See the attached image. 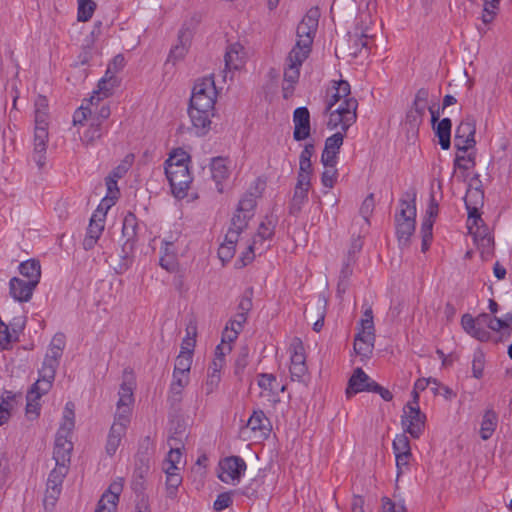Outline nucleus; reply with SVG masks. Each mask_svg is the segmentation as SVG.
<instances>
[{
	"label": "nucleus",
	"instance_id": "obj_12",
	"mask_svg": "<svg viewBox=\"0 0 512 512\" xmlns=\"http://www.w3.org/2000/svg\"><path fill=\"white\" fill-rule=\"evenodd\" d=\"M68 469V466L56 465V467L50 472L44 497L45 509H48V506L54 507L61 493L62 483L68 473Z\"/></svg>",
	"mask_w": 512,
	"mask_h": 512
},
{
	"label": "nucleus",
	"instance_id": "obj_57",
	"mask_svg": "<svg viewBox=\"0 0 512 512\" xmlns=\"http://www.w3.org/2000/svg\"><path fill=\"white\" fill-rule=\"evenodd\" d=\"M360 330L359 332L368 333L372 332L375 333L374 329V321H373V311L370 306H368L363 313V316L360 321Z\"/></svg>",
	"mask_w": 512,
	"mask_h": 512
},
{
	"label": "nucleus",
	"instance_id": "obj_18",
	"mask_svg": "<svg viewBox=\"0 0 512 512\" xmlns=\"http://www.w3.org/2000/svg\"><path fill=\"white\" fill-rule=\"evenodd\" d=\"M138 220L134 213L128 212L122 224V236L125 238L123 243V251L130 253L133 251L136 242L138 241Z\"/></svg>",
	"mask_w": 512,
	"mask_h": 512
},
{
	"label": "nucleus",
	"instance_id": "obj_20",
	"mask_svg": "<svg viewBox=\"0 0 512 512\" xmlns=\"http://www.w3.org/2000/svg\"><path fill=\"white\" fill-rule=\"evenodd\" d=\"M118 394L119 400L117 402L115 417H125L130 419L131 405L134 402L133 383L131 381H124L120 386Z\"/></svg>",
	"mask_w": 512,
	"mask_h": 512
},
{
	"label": "nucleus",
	"instance_id": "obj_64",
	"mask_svg": "<svg viewBox=\"0 0 512 512\" xmlns=\"http://www.w3.org/2000/svg\"><path fill=\"white\" fill-rule=\"evenodd\" d=\"M381 512H407V509L403 503H394L389 498H384Z\"/></svg>",
	"mask_w": 512,
	"mask_h": 512
},
{
	"label": "nucleus",
	"instance_id": "obj_42",
	"mask_svg": "<svg viewBox=\"0 0 512 512\" xmlns=\"http://www.w3.org/2000/svg\"><path fill=\"white\" fill-rule=\"evenodd\" d=\"M103 135V129L100 122L91 121L89 128L82 136V142L85 145H93L96 140Z\"/></svg>",
	"mask_w": 512,
	"mask_h": 512
},
{
	"label": "nucleus",
	"instance_id": "obj_56",
	"mask_svg": "<svg viewBox=\"0 0 512 512\" xmlns=\"http://www.w3.org/2000/svg\"><path fill=\"white\" fill-rule=\"evenodd\" d=\"M182 483V477L179 473L177 474H170L169 476H166V491L167 496L169 498H175L177 494V489Z\"/></svg>",
	"mask_w": 512,
	"mask_h": 512
},
{
	"label": "nucleus",
	"instance_id": "obj_33",
	"mask_svg": "<svg viewBox=\"0 0 512 512\" xmlns=\"http://www.w3.org/2000/svg\"><path fill=\"white\" fill-rule=\"evenodd\" d=\"M189 383V374L182 372H173V380L170 385V400L172 402H179L183 389Z\"/></svg>",
	"mask_w": 512,
	"mask_h": 512
},
{
	"label": "nucleus",
	"instance_id": "obj_54",
	"mask_svg": "<svg viewBox=\"0 0 512 512\" xmlns=\"http://www.w3.org/2000/svg\"><path fill=\"white\" fill-rule=\"evenodd\" d=\"M430 385H437V379L432 377L418 379L414 384L411 402L419 403V392L425 390Z\"/></svg>",
	"mask_w": 512,
	"mask_h": 512
},
{
	"label": "nucleus",
	"instance_id": "obj_16",
	"mask_svg": "<svg viewBox=\"0 0 512 512\" xmlns=\"http://www.w3.org/2000/svg\"><path fill=\"white\" fill-rule=\"evenodd\" d=\"M130 423L129 418L125 417H115L114 422L110 428L107 442L105 446L106 453L109 456H113L118 447L120 446V443L122 441V438L126 434L127 426Z\"/></svg>",
	"mask_w": 512,
	"mask_h": 512
},
{
	"label": "nucleus",
	"instance_id": "obj_39",
	"mask_svg": "<svg viewBox=\"0 0 512 512\" xmlns=\"http://www.w3.org/2000/svg\"><path fill=\"white\" fill-rule=\"evenodd\" d=\"M117 86V83L109 82V80H99L98 89L93 92V95L89 99V102L92 106H94V101L96 104L104 99L112 95L114 88Z\"/></svg>",
	"mask_w": 512,
	"mask_h": 512
},
{
	"label": "nucleus",
	"instance_id": "obj_13",
	"mask_svg": "<svg viewBox=\"0 0 512 512\" xmlns=\"http://www.w3.org/2000/svg\"><path fill=\"white\" fill-rule=\"evenodd\" d=\"M475 133V121L471 116H467L460 122L455 131L454 142L457 150L465 153L472 148L476 143Z\"/></svg>",
	"mask_w": 512,
	"mask_h": 512
},
{
	"label": "nucleus",
	"instance_id": "obj_46",
	"mask_svg": "<svg viewBox=\"0 0 512 512\" xmlns=\"http://www.w3.org/2000/svg\"><path fill=\"white\" fill-rule=\"evenodd\" d=\"M15 396L11 392L7 393L6 397H0V426L6 423L11 416L12 402Z\"/></svg>",
	"mask_w": 512,
	"mask_h": 512
},
{
	"label": "nucleus",
	"instance_id": "obj_26",
	"mask_svg": "<svg viewBox=\"0 0 512 512\" xmlns=\"http://www.w3.org/2000/svg\"><path fill=\"white\" fill-rule=\"evenodd\" d=\"M241 46L239 44L231 45L227 48L224 61H225V69H224V80L227 77L228 72H232L238 70L242 67L244 61L241 56Z\"/></svg>",
	"mask_w": 512,
	"mask_h": 512
},
{
	"label": "nucleus",
	"instance_id": "obj_40",
	"mask_svg": "<svg viewBox=\"0 0 512 512\" xmlns=\"http://www.w3.org/2000/svg\"><path fill=\"white\" fill-rule=\"evenodd\" d=\"M461 325L469 335H471L472 337L476 338L479 341L485 342L490 339L491 335L489 330L483 328V326H478L476 324L469 323V325H467L465 323V316H462Z\"/></svg>",
	"mask_w": 512,
	"mask_h": 512
},
{
	"label": "nucleus",
	"instance_id": "obj_14",
	"mask_svg": "<svg viewBox=\"0 0 512 512\" xmlns=\"http://www.w3.org/2000/svg\"><path fill=\"white\" fill-rule=\"evenodd\" d=\"M308 57L309 55L304 54L303 52H297L296 50H291L289 52L284 69V83H287L288 85L283 87L284 91L293 89L294 84L298 82L300 69Z\"/></svg>",
	"mask_w": 512,
	"mask_h": 512
},
{
	"label": "nucleus",
	"instance_id": "obj_41",
	"mask_svg": "<svg viewBox=\"0 0 512 512\" xmlns=\"http://www.w3.org/2000/svg\"><path fill=\"white\" fill-rule=\"evenodd\" d=\"M251 218L252 217H248V215L236 210V213L231 219L228 231L234 232L237 235V238H239L240 234L247 228L248 222Z\"/></svg>",
	"mask_w": 512,
	"mask_h": 512
},
{
	"label": "nucleus",
	"instance_id": "obj_49",
	"mask_svg": "<svg viewBox=\"0 0 512 512\" xmlns=\"http://www.w3.org/2000/svg\"><path fill=\"white\" fill-rule=\"evenodd\" d=\"M345 133L346 132H344L340 129V131H338L335 134H333L332 136L328 137L325 141L324 149L328 150L332 153L338 154L340 147L343 144V139H344Z\"/></svg>",
	"mask_w": 512,
	"mask_h": 512
},
{
	"label": "nucleus",
	"instance_id": "obj_3",
	"mask_svg": "<svg viewBox=\"0 0 512 512\" xmlns=\"http://www.w3.org/2000/svg\"><path fill=\"white\" fill-rule=\"evenodd\" d=\"M58 366V363H53L44 359L42 367L39 370L38 380L27 392L26 414L28 416H39L41 408L39 400L52 388Z\"/></svg>",
	"mask_w": 512,
	"mask_h": 512
},
{
	"label": "nucleus",
	"instance_id": "obj_21",
	"mask_svg": "<svg viewBox=\"0 0 512 512\" xmlns=\"http://www.w3.org/2000/svg\"><path fill=\"white\" fill-rule=\"evenodd\" d=\"M374 382L375 381L371 380L362 368L355 369L348 381V386L345 391L347 398H351L355 394L363 391L370 392V383Z\"/></svg>",
	"mask_w": 512,
	"mask_h": 512
},
{
	"label": "nucleus",
	"instance_id": "obj_59",
	"mask_svg": "<svg viewBox=\"0 0 512 512\" xmlns=\"http://www.w3.org/2000/svg\"><path fill=\"white\" fill-rule=\"evenodd\" d=\"M168 444L170 445V451L167 455L165 462L179 464L181 461V450L180 447L177 446V439L174 437L169 438Z\"/></svg>",
	"mask_w": 512,
	"mask_h": 512
},
{
	"label": "nucleus",
	"instance_id": "obj_34",
	"mask_svg": "<svg viewBox=\"0 0 512 512\" xmlns=\"http://www.w3.org/2000/svg\"><path fill=\"white\" fill-rule=\"evenodd\" d=\"M335 92L327 102L326 110L334 108L341 100L354 99L350 96V84L347 81L340 80L334 87Z\"/></svg>",
	"mask_w": 512,
	"mask_h": 512
},
{
	"label": "nucleus",
	"instance_id": "obj_44",
	"mask_svg": "<svg viewBox=\"0 0 512 512\" xmlns=\"http://www.w3.org/2000/svg\"><path fill=\"white\" fill-rule=\"evenodd\" d=\"M427 104V102L414 100L411 109L407 113V119L415 124L421 123L425 112L428 109Z\"/></svg>",
	"mask_w": 512,
	"mask_h": 512
},
{
	"label": "nucleus",
	"instance_id": "obj_51",
	"mask_svg": "<svg viewBox=\"0 0 512 512\" xmlns=\"http://www.w3.org/2000/svg\"><path fill=\"white\" fill-rule=\"evenodd\" d=\"M105 181L108 193L106 198L102 200L101 204L103 206L104 203H107V205L110 204L111 206L112 204H114L115 199H117L119 195V189L117 186V181L113 177L107 176Z\"/></svg>",
	"mask_w": 512,
	"mask_h": 512
},
{
	"label": "nucleus",
	"instance_id": "obj_30",
	"mask_svg": "<svg viewBox=\"0 0 512 512\" xmlns=\"http://www.w3.org/2000/svg\"><path fill=\"white\" fill-rule=\"evenodd\" d=\"M498 425V415L493 409H487L482 417L480 426V437L488 440L492 437Z\"/></svg>",
	"mask_w": 512,
	"mask_h": 512
},
{
	"label": "nucleus",
	"instance_id": "obj_35",
	"mask_svg": "<svg viewBox=\"0 0 512 512\" xmlns=\"http://www.w3.org/2000/svg\"><path fill=\"white\" fill-rule=\"evenodd\" d=\"M451 128L452 121L449 118H443L436 127H434L435 133L439 138V144L443 150H447L451 145Z\"/></svg>",
	"mask_w": 512,
	"mask_h": 512
},
{
	"label": "nucleus",
	"instance_id": "obj_53",
	"mask_svg": "<svg viewBox=\"0 0 512 512\" xmlns=\"http://www.w3.org/2000/svg\"><path fill=\"white\" fill-rule=\"evenodd\" d=\"M432 229H433V220L425 219L421 225V234H422V251L425 252L428 250L431 240H432Z\"/></svg>",
	"mask_w": 512,
	"mask_h": 512
},
{
	"label": "nucleus",
	"instance_id": "obj_36",
	"mask_svg": "<svg viewBox=\"0 0 512 512\" xmlns=\"http://www.w3.org/2000/svg\"><path fill=\"white\" fill-rule=\"evenodd\" d=\"M276 221L269 216L260 223L258 231L253 239L257 240V244L262 245L265 240H270L275 232Z\"/></svg>",
	"mask_w": 512,
	"mask_h": 512
},
{
	"label": "nucleus",
	"instance_id": "obj_52",
	"mask_svg": "<svg viewBox=\"0 0 512 512\" xmlns=\"http://www.w3.org/2000/svg\"><path fill=\"white\" fill-rule=\"evenodd\" d=\"M256 207V199L252 194L245 195L238 204L237 210L242 212L243 214L248 215V217H253L254 208Z\"/></svg>",
	"mask_w": 512,
	"mask_h": 512
},
{
	"label": "nucleus",
	"instance_id": "obj_58",
	"mask_svg": "<svg viewBox=\"0 0 512 512\" xmlns=\"http://www.w3.org/2000/svg\"><path fill=\"white\" fill-rule=\"evenodd\" d=\"M290 378L292 381L305 383L308 377L307 365H290L289 367Z\"/></svg>",
	"mask_w": 512,
	"mask_h": 512
},
{
	"label": "nucleus",
	"instance_id": "obj_27",
	"mask_svg": "<svg viewBox=\"0 0 512 512\" xmlns=\"http://www.w3.org/2000/svg\"><path fill=\"white\" fill-rule=\"evenodd\" d=\"M191 32L189 30H181L178 35L179 43L176 44L169 53L168 62L179 61L184 58L190 45Z\"/></svg>",
	"mask_w": 512,
	"mask_h": 512
},
{
	"label": "nucleus",
	"instance_id": "obj_28",
	"mask_svg": "<svg viewBox=\"0 0 512 512\" xmlns=\"http://www.w3.org/2000/svg\"><path fill=\"white\" fill-rule=\"evenodd\" d=\"M375 333L358 332L354 340V351L357 355L368 357L374 348Z\"/></svg>",
	"mask_w": 512,
	"mask_h": 512
},
{
	"label": "nucleus",
	"instance_id": "obj_50",
	"mask_svg": "<svg viewBox=\"0 0 512 512\" xmlns=\"http://www.w3.org/2000/svg\"><path fill=\"white\" fill-rule=\"evenodd\" d=\"M150 468V458L148 453L138 452L136 459V467H135V475L139 476L141 479L149 472Z\"/></svg>",
	"mask_w": 512,
	"mask_h": 512
},
{
	"label": "nucleus",
	"instance_id": "obj_6",
	"mask_svg": "<svg viewBox=\"0 0 512 512\" xmlns=\"http://www.w3.org/2000/svg\"><path fill=\"white\" fill-rule=\"evenodd\" d=\"M357 107L358 102L356 99H344L335 106V109L326 110V112L329 113L328 128H340L342 131L346 132L356 121Z\"/></svg>",
	"mask_w": 512,
	"mask_h": 512
},
{
	"label": "nucleus",
	"instance_id": "obj_9",
	"mask_svg": "<svg viewBox=\"0 0 512 512\" xmlns=\"http://www.w3.org/2000/svg\"><path fill=\"white\" fill-rule=\"evenodd\" d=\"M218 468V478L222 482L236 485L244 475L247 465L241 457L229 456L219 462Z\"/></svg>",
	"mask_w": 512,
	"mask_h": 512
},
{
	"label": "nucleus",
	"instance_id": "obj_1",
	"mask_svg": "<svg viewBox=\"0 0 512 512\" xmlns=\"http://www.w3.org/2000/svg\"><path fill=\"white\" fill-rule=\"evenodd\" d=\"M74 404L66 403L63 411L62 423L57 431L53 458L56 465H65L69 467L73 443L71 441L72 432L75 426Z\"/></svg>",
	"mask_w": 512,
	"mask_h": 512
},
{
	"label": "nucleus",
	"instance_id": "obj_62",
	"mask_svg": "<svg viewBox=\"0 0 512 512\" xmlns=\"http://www.w3.org/2000/svg\"><path fill=\"white\" fill-rule=\"evenodd\" d=\"M253 298V289L248 288L245 290L243 295L240 297L237 310L246 314H249L253 307L252 303Z\"/></svg>",
	"mask_w": 512,
	"mask_h": 512
},
{
	"label": "nucleus",
	"instance_id": "obj_19",
	"mask_svg": "<svg viewBox=\"0 0 512 512\" xmlns=\"http://www.w3.org/2000/svg\"><path fill=\"white\" fill-rule=\"evenodd\" d=\"M294 132L296 141H303L310 137V113L306 107H298L293 113Z\"/></svg>",
	"mask_w": 512,
	"mask_h": 512
},
{
	"label": "nucleus",
	"instance_id": "obj_7",
	"mask_svg": "<svg viewBox=\"0 0 512 512\" xmlns=\"http://www.w3.org/2000/svg\"><path fill=\"white\" fill-rule=\"evenodd\" d=\"M217 90L213 76L199 79L193 87L190 106L215 108Z\"/></svg>",
	"mask_w": 512,
	"mask_h": 512
},
{
	"label": "nucleus",
	"instance_id": "obj_45",
	"mask_svg": "<svg viewBox=\"0 0 512 512\" xmlns=\"http://www.w3.org/2000/svg\"><path fill=\"white\" fill-rule=\"evenodd\" d=\"M78 2V21L86 22L88 21L96 8L95 2L92 0H77Z\"/></svg>",
	"mask_w": 512,
	"mask_h": 512
},
{
	"label": "nucleus",
	"instance_id": "obj_60",
	"mask_svg": "<svg viewBox=\"0 0 512 512\" xmlns=\"http://www.w3.org/2000/svg\"><path fill=\"white\" fill-rule=\"evenodd\" d=\"M484 355L481 351H476L473 354L472 359V373L473 377L476 379H480L483 376V370H484Z\"/></svg>",
	"mask_w": 512,
	"mask_h": 512
},
{
	"label": "nucleus",
	"instance_id": "obj_15",
	"mask_svg": "<svg viewBox=\"0 0 512 512\" xmlns=\"http://www.w3.org/2000/svg\"><path fill=\"white\" fill-rule=\"evenodd\" d=\"M215 108H200L197 106H189V117L198 136L208 133L211 126V118L214 116Z\"/></svg>",
	"mask_w": 512,
	"mask_h": 512
},
{
	"label": "nucleus",
	"instance_id": "obj_22",
	"mask_svg": "<svg viewBox=\"0 0 512 512\" xmlns=\"http://www.w3.org/2000/svg\"><path fill=\"white\" fill-rule=\"evenodd\" d=\"M37 286L24 279L13 277L9 281L11 297L19 302H28Z\"/></svg>",
	"mask_w": 512,
	"mask_h": 512
},
{
	"label": "nucleus",
	"instance_id": "obj_63",
	"mask_svg": "<svg viewBox=\"0 0 512 512\" xmlns=\"http://www.w3.org/2000/svg\"><path fill=\"white\" fill-rule=\"evenodd\" d=\"M121 490H122L121 484L112 483L109 486L108 491L102 495L101 499H103V501H107L108 504L117 505V502L119 500V494H120Z\"/></svg>",
	"mask_w": 512,
	"mask_h": 512
},
{
	"label": "nucleus",
	"instance_id": "obj_5",
	"mask_svg": "<svg viewBox=\"0 0 512 512\" xmlns=\"http://www.w3.org/2000/svg\"><path fill=\"white\" fill-rule=\"evenodd\" d=\"M320 13L317 8H311L296 29L297 40L291 50L303 52L310 55L313 44V39L318 28Z\"/></svg>",
	"mask_w": 512,
	"mask_h": 512
},
{
	"label": "nucleus",
	"instance_id": "obj_47",
	"mask_svg": "<svg viewBox=\"0 0 512 512\" xmlns=\"http://www.w3.org/2000/svg\"><path fill=\"white\" fill-rule=\"evenodd\" d=\"M392 447L394 454L411 453L410 441L405 432L396 435Z\"/></svg>",
	"mask_w": 512,
	"mask_h": 512
},
{
	"label": "nucleus",
	"instance_id": "obj_43",
	"mask_svg": "<svg viewBox=\"0 0 512 512\" xmlns=\"http://www.w3.org/2000/svg\"><path fill=\"white\" fill-rule=\"evenodd\" d=\"M190 161L189 154L181 148L175 149L165 162V168H171L174 166H188Z\"/></svg>",
	"mask_w": 512,
	"mask_h": 512
},
{
	"label": "nucleus",
	"instance_id": "obj_10",
	"mask_svg": "<svg viewBox=\"0 0 512 512\" xmlns=\"http://www.w3.org/2000/svg\"><path fill=\"white\" fill-rule=\"evenodd\" d=\"M165 174L171 186L173 195L176 198L182 199L187 195V192L192 183V176L188 166H174L165 168Z\"/></svg>",
	"mask_w": 512,
	"mask_h": 512
},
{
	"label": "nucleus",
	"instance_id": "obj_8",
	"mask_svg": "<svg viewBox=\"0 0 512 512\" xmlns=\"http://www.w3.org/2000/svg\"><path fill=\"white\" fill-rule=\"evenodd\" d=\"M426 415L421 412L419 403L408 402L403 408L401 425L403 431L418 439L424 432Z\"/></svg>",
	"mask_w": 512,
	"mask_h": 512
},
{
	"label": "nucleus",
	"instance_id": "obj_24",
	"mask_svg": "<svg viewBox=\"0 0 512 512\" xmlns=\"http://www.w3.org/2000/svg\"><path fill=\"white\" fill-rule=\"evenodd\" d=\"M247 427L255 435L268 436L271 431V423L262 410H254L247 421Z\"/></svg>",
	"mask_w": 512,
	"mask_h": 512
},
{
	"label": "nucleus",
	"instance_id": "obj_2",
	"mask_svg": "<svg viewBox=\"0 0 512 512\" xmlns=\"http://www.w3.org/2000/svg\"><path fill=\"white\" fill-rule=\"evenodd\" d=\"M48 100L39 96L35 101V132L33 160L39 168L46 163V150L48 141Z\"/></svg>",
	"mask_w": 512,
	"mask_h": 512
},
{
	"label": "nucleus",
	"instance_id": "obj_31",
	"mask_svg": "<svg viewBox=\"0 0 512 512\" xmlns=\"http://www.w3.org/2000/svg\"><path fill=\"white\" fill-rule=\"evenodd\" d=\"M369 42L370 37L365 32H361L360 34L357 32L354 34H349L348 43L350 48V55L357 57L362 54L363 50L368 52Z\"/></svg>",
	"mask_w": 512,
	"mask_h": 512
},
{
	"label": "nucleus",
	"instance_id": "obj_38",
	"mask_svg": "<svg viewBox=\"0 0 512 512\" xmlns=\"http://www.w3.org/2000/svg\"><path fill=\"white\" fill-rule=\"evenodd\" d=\"M308 190L294 188L293 197L289 204V213L297 215L308 201Z\"/></svg>",
	"mask_w": 512,
	"mask_h": 512
},
{
	"label": "nucleus",
	"instance_id": "obj_25",
	"mask_svg": "<svg viewBox=\"0 0 512 512\" xmlns=\"http://www.w3.org/2000/svg\"><path fill=\"white\" fill-rule=\"evenodd\" d=\"M482 200L483 192L480 189H468L464 197L468 218L473 220L474 225H477L478 221H482L478 213V204L482 203Z\"/></svg>",
	"mask_w": 512,
	"mask_h": 512
},
{
	"label": "nucleus",
	"instance_id": "obj_17",
	"mask_svg": "<svg viewBox=\"0 0 512 512\" xmlns=\"http://www.w3.org/2000/svg\"><path fill=\"white\" fill-rule=\"evenodd\" d=\"M257 383L262 389L261 396L267 397L268 401L274 405L280 402L279 392L285 391L286 386H280L277 382L276 376L273 374L261 373L258 375Z\"/></svg>",
	"mask_w": 512,
	"mask_h": 512
},
{
	"label": "nucleus",
	"instance_id": "obj_48",
	"mask_svg": "<svg viewBox=\"0 0 512 512\" xmlns=\"http://www.w3.org/2000/svg\"><path fill=\"white\" fill-rule=\"evenodd\" d=\"M191 364L192 355L190 354V352L181 351L178 357L176 358L173 372H182L189 374Z\"/></svg>",
	"mask_w": 512,
	"mask_h": 512
},
{
	"label": "nucleus",
	"instance_id": "obj_37",
	"mask_svg": "<svg viewBox=\"0 0 512 512\" xmlns=\"http://www.w3.org/2000/svg\"><path fill=\"white\" fill-rule=\"evenodd\" d=\"M290 365H306L305 349L299 338H294L289 347Z\"/></svg>",
	"mask_w": 512,
	"mask_h": 512
},
{
	"label": "nucleus",
	"instance_id": "obj_11",
	"mask_svg": "<svg viewBox=\"0 0 512 512\" xmlns=\"http://www.w3.org/2000/svg\"><path fill=\"white\" fill-rule=\"evenodd\" d=\"M109 208L110 204L106 205L105 208L100 204L92 214L87 228V234L83 241L85 250H91L102 235L105 226V217Z\"/></svg>",
	"mask_w": 512,
	"mask_h": 512
},
{
	"label": "nucleus",
	"instance_id": "obj_23",
	"mask_svg": "<svg viewBox=\"0 0 512 512\" xmlns=\"http://www.w3.org/2000/svg\"><path fill=\"white\" fill-rule=\"evenodd\" d=\"M210 173L213 181L216 183L218 192H223L222 183L228 179L230 171L227 166V159L223 157H215L210 163Z\"/></svg>",
	"mask_w": 512,
	"mask_h": 512
},
{
	"label": "nucleus",
	"instance_id": "obj_4",
	"mask_svg": "<svg viewBox=\"0 0 512 512\" xmlns=\"http://www.w3.org/2000/svg\"><path fill=\"white\" fill-rule=\"evenodd\" d=\"M415 193L407 194V199L400 200V211L395 215L396 234L401 244L406 245L415 231Z\"/></svg>",
	"mask_w": 512,
	"mask_h": 512
},
{
	"label": "nucleus",
	"instance_id": "obj_32",
	"mask_svg": "<svg viewBox=\"0 0 512 512\" xmlns=\"http://www.w3.org/2000/svg\"><path fill=\"white\" fill-rule=\"evenodd\" d=\"M238 239L234 232L227 231L225 240L218 249V256L223 263L233 258Z\"/></svg>",
	"mask_w": 512,
	"mask_h": 512
},
{
	"label": "nucleus",
	"instance_id": "obj_55",
	"mask_svg": "<svg viewBox=\"0 0 512 512\" xmlns=\"http://www.w3.org/2000/svg\"><path fill=\"white\" fill-rule=\"evenodd\" d=\"M338 178V171L334 166H324V171L321 175V182L326 188H333Z\"/></svg>",
	"mask_w": 512,
	"mask_h": 512
},
{
	"label": "nucleus",
	"instance_id": "obj_29",
	"mask_svg": "<svg viewBox=\"0 0 512 512\" xmlns=\"http://www.w3.org/2000/svg\"><path fill=\"white\" fill-rule=\"evenodd\" d=\"M20 274L26 281L38 285L41 278V265L38 260L30 259L19 265Z\"/></svg>",
	"mask_w": 512,
	"mask_h": 512
},
{
	"label": "nucleus",
	"instance_id": "obj_61",
	"mask_svg": "<svg viewBox=\"0 0 512 512\" xmlns=\"http://www.w3.org/2000/svg\"><path fill=\"white\" fill-rule=\"evenodd\" d=\"M475 166V156L469 154L467 156L457 154L454 160V167L468 171Z\"/></svg>",
	"mask_w": 512,
	"mask_h": 512
}]
</instances>
